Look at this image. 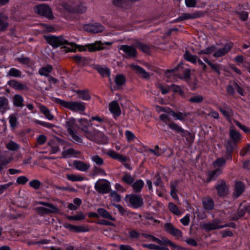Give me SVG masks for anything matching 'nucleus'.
I'll list each match as a JSON object with an SVG mask.
<instances>
[{"mask_svg": "<svg viewBox=\"0 0 250 250\" xmlns=\"http://www.w3.org/2000/svg\"><path fill=\"white\" fill-rule=\"evenodd\" d=\"M184 57L187 61L191 62L192 63H196L198 59L197 57L192 55L189 51H186Z\"/></svg>", "mask_w": 250, "mask_h": 250, "instance_id": "nucleus-45", "label": "nucleus"}, {"mask_svg": "<svg viewBox=\"0 0 250 250\" xmlns=\"http://www.w3.org/2000/svg\"><path fill=\"white\" fill-rule=\"evenodd\" d=\"M97 213L99 217L115 221V218L111 215V214L104 208H99L97 209Z\"/></svg>", "mask_w": 250, "mask_h": 250, "instance_id": "nucleus-27", "label": "nucleus"}, {"mask_svg": "<svg viewBox=\"0 0 250 250\" xmlns=\"http://www.w3.org/2000/svg\"><path fill=\"white\" fill-rule=\"evenodd\" d=\"M72 58L79 64L83 66L87 62V60L85 57L79 55L74 56L72 57Z\"/></svg>", "mask_w": 250, "mask_h": 250, "instance_id": "nucleus-50", "label": "nucleus"}, {"mask_svg": "<svg viewBox=\"0 0 250 250\" xmlns=\"http://www.w3.org/2000/svg\"><path fill=\"white\" fill-rule=\"evenodd\" d=\"M29 185L31 187L35 189H38L42 185V183L39 180L35 179L31 181L29 183Z\"/></svg>", "mask_w": 250, "mask_h": 250, "instance_id": "nucleus-59", "label": "nucleus"}, {"mask_svg": "<svg viewBox=\"0 0 250 250\" xmlns=\"http://www.w3.org/2000/svg\"><path fill=\"white\" fill-rule=\"evenodd\" d=\"M39 108L41 113L49 120H52L54 119V116L51 114L50 111L47 107L44 105L39 104Z\"/></svg>", "mask_w": 250, "mask_h": 250, "instance_id": "nucleus-32", "label": "nucleus"}, {"mask_svg": "<svg viewBox=\"0 0 250 250\" xmlns=\"http://www.w3.org/2000/svg\"><path fill=\"white\" fill-rule=\"evenodd\" d=\"M126 201L134 208H137L143 205L144 202L142 197L136 194L126 195L125 197Z\"/></svg>", "mask_w": 250, "mask_h": 250, "instance_id": "nucleus-7", "label": "nucleus"}, {"mask_svg": "<svg viewBox=\"0 0 250 250\" xmlns=\"http://www.w3.org/2000/svg\"><path fill=\"white\" fill-rule=\"evenodd\" d=\"M8 20V17L7 16L0 13V32L5 31L9 25Z\"/></svg>", "mask_w": 250, "mask_h": 250, "instance_id": "nucleus-26", "label": "nucleus"}, {"mask_svg": "<svg viewBox=\"0 0 250 250\" xmlns=\"http://www.w3.org/2000/svg\"><path fill=\"white\" fill-rule=\"evenodd\" d=\"M80 151H77L73 148H69L66 150H64L62 152V157L63 158L70 157L74 154H80Z\"/></svg>", "mask_w": 250, "mask_h": 250, "instance_id": "nucleus-44", "label": "nucleus"}, {"mask_svg": "<svg viewBox=\"0 0 250 250\" xmlns=\"http://www.w3.org/2000/svg\"><path fill=\"white\" fill-rule=\"evenodd\" d=\"M119 49L125 53L128 57L134 58L136 56L137 51L136 49L132 46L122 45L120 46Z\"/></svg>", "mask_w": 250, "mask_h": 250, "instance_id": "nucleus-18", "label": "nucleus"}, {"mask_svg": "<svg viewBox=\"0 0 250 250\" xmlns=\"http://www.w3.org/2000/svg\"><path fill=\"white\" fill-rule=\"evenodd\" d=\"M37 204L47 207H38L35 208L36 212L41 216H43L45 214L58 213L60 211L57 207L51 203L43 201H39Z\"/></svg>", "mask_w": 250, "mask_h": 250, "instance_id": "nucleus-3", "label": "nucleus"}, {"mask_svg": "<svg viewBox=\"0 0 250 250\" xmlns=\"http://www.w3.org/2000/svg\"><path fill=\"white\" fill-rule=\"evenodd\" d=\"M112 205L118 209L120 213L122 215H127L129 217L133 216L135 219H137V216L139 218H141L142 217V215L141 214H137L135 213L127 211L126 209L120 205L113 204Z\"/></svg>", "mask_w": 250, "mask_h": 250, "instance_id": "nucleus-17", "label": "nucleus"}, {"mask_svg": "<svg viewBox=\"0 0 250 250\" xmlns=\"http://www.w3.org/2000/svg\"><path fill=\"white\" fill-rule=\"evenodd\" d=\"M164 228L167 232L174 236L181 237L182 236V232L179 229L175 228L174 226L170 223H166L164 225Z\"/></svg>", "mask_w": 250, "mask_h": 250, "instance_id": "nucleus-15", "label": "nucleus"}, {"mask_svg": "<svg viewBox=\"0 0 250 250\" xmlns=\"http://www.w3.org/2000/svg\"><path fill=\"white\" fill-rule=\"evenodd\" d=\"M215 188L217 191V194L219 196H224L228 194L229 189L226 182L223 180H218Z\"/></svg>", "mask_w": 250, "mask_h": 250, "instance_id": "nucleus-10", "label": "nucleus"}, {"mask_svg": "<svg viewBox=\"0 0 250 250\" xmlns=\"http://www.w3.org/2000/svg\"><path fill=\"white\" fill-rule=\"evenodd\" d=\"M109 196L112 198V201L115 202H119L121 200V196L115 191H110Z\"/></svg>", "mask_w": 250, "mask_h": 250, "instance_id": "nucleus-60", "label": "nucleus"}, {"mask_svg": "<svg viewBox=\"0 0 250 250\" xmlns=\"http://www.w3.org/2000/svg\"><path fill=\"white\" fill-rule=\"evenodd\" d=\"M168 208L169 210L174 214L176 215H181V213L178 207L173 203H169L168 204Z\"/></svg>", "mask_w": 250, "mask_h": 250, "instance_id": "nucleus-52", "label": "nucleus"}, {"mask_svg": "<svg viewBox=\"0 0 250 250\" xmlns=\"http://www.w3.org/2000/svg\"><path fill=\"white\" fill-rule=\"evenodd\" d=\"M226 159L223 158H219L213 162V166L214 167L219 168L220 167L224 166L226 164Z\"/></svg>", "mask_w": 250, "mask_h": 250, "instance_id": "nucleus-55", "label": "nucleus"}, {"mask_svg": "<svg viewBox=\"0 0 250 250\" xmlns=\"http://www.w3.org/2000/svg\"><path fill=\"white\" fill-rule=\"evenodd\" d=\"M75 122L73 119H71L66 122L65 126L66 127L68 133H69L71 131H74L73 127L75 125Z\"/></svg>", "mask_w": 250, "mask_h": 250, "instance_id": "nucleus-54", "label": "nucleus"}, {"mask_svg": "<svg viewBox=\"0 0 250 250\" xmlns=\"http://www.w3.org/2000/svg\"><path fill=\"white\" fill-rule=\"evenodd\" d=\"M189 113H182V112H177L176 113L173 111V113H172V116H173L175 120H179L181 121H183L185 120V119L189 115Z\"/></svg>", "mask_w": 250, "mask_h": 250, "instance_id": "nucleus-51", "label": "nucleus"}, {"mask_svg": "<svg viewBox=\"0 0 250 250\" xmlns=\"http://www.w3.org/2000/svg\"><path fill=\"white\" fill-rule=\"evenodd\" d=\"M168 126L172 130H173L177 133L180 134L181 135H182L183 133H185V130L176 123H171L168 125Z\"/></svg>", "mask_w": 250, "mask_h": 250, "instance_id": "nucleus-47", "label": "nucleus"}, {"mask_svg": "<svg viewBox=\"0 0 250 250\" xmlns=\"http://www.w3.org/2000/svg\"><path fill=\"white\" fill-rule=\"evenodd\" d=\"M202 203L204 208L207 210H211L214 207V202L212 198L209 197L203 199Z\"/></svg>", "mask_w": 250, "mask_h": 250, "instance_id": "nucleus-34", "label": "nucleus"}, {"mask_svg": "<svg viewBox=\"0 0 250 250\" xmlns=\"http://www.w3.org/2000/svg\"><path fill=\"white\" fill-rule=\"evenodd\" d=\"M8 84L12 87L19 90H29L28 87L24 84L21 83L16 80H11L8 82Z\"/></svg>", "mask_w": 250, "mask_h": 250, "instance_id": "nucleus-23", "label": "nucleus"}, {"mask_svg": "<svg viewBox=\"0 0 250 250\" xmlns=\"http://www.w3.org/2000/svg\"><path fill=\"white\" fill-rule=\"evenodd\" d=\"M79 123L81 125V130L84 132V135L86 137L87 132L90 133L92 131L88 129V127L91 126V124L86 119H80Z\"/></svg>", "mask_w": 250, "mask_h": 250, "instance_id": "nucleus-31", "label": "nucleus"}, {"mask_svg": "<svg viewBox=\"0 0 250 250\" xmlns=\"http://www.w3.org/2000/svg\"><path fill=\"white\" fill-rule=\"evenodd\" d=\"M186 138V140L189 143H190L193 141V137L192 134L187 131L185 130V133H183L181 135Z\"/></svg>", "mask_w": 250, "mask_h": 250, "instance_id": "nucleus-64", "label": "nucleus"}, {"mask_svg": "<svg viewBox=\"0 0 250 250\" xmlns=\"http://www.w3.org/2000/svg\"><path fill=\"white\" fill-rule=\"evenodd\" d=\"M34 122L37 124L40 125L42 126L46 127L48 128H52L54 126V125L52 124L41 121L39 120H35Z\"/></svg>", "mask_w": 250, "mask_h": 250, "instance_id": "nucleus-63", "label": "nucleus"}, {"mask_svg": "<svg viewBox=\"0 0 250 250\" xmlns=\"http://www.w3.org/2000/svg\"><path fill=\"white\" fill-rule=\"evenodd\" d=\"M232 47L231 43L226 44L223 48H219L215 51V52L213 54V56L215 58H219L225 55L228 52H229Z\"/></svg>", "mask_w": 250, "mask_h": 250, "instance_id": "nucleus-13", "label": "nucleus"}, {"mask_svg": "<svg viewBox=\"0 0 250 250\" xmlns=\"http://www.w3.org/2000/svg\"><path fill=\"white\" fill-rule=\"evenodd\" d=\"M178 184V181H171L170 183V195L171 197L176 199L178 198L177 195L176 194V188Z\"/></svg>", "mask_w": 250, "mask_h": 250, "instance_id": "nucleus-39", "label": "nucleus"}, {"mask_svg": "<svg viewBox=\"0 0 250 250\" xmlns=\"http://www.w3.org/2000/svg\"><path fill=\"white\" fill-rule=\"evenodd\" d=\"M21 72L20 70L15 68H12L9 71L8 75L11 77H20L21 76Z\"/></svg>", "mask_w": 250, "mask_h": 250, "instance_id": "nucleus-56", "label": "nucleus"}, {"mask_svg": "<svg viewBox=\"0 0 250 250\" xmlns=\"http://www.w3.org/2000/svg\"><path fill=\"white\" fill-rule=\"evenodd\" d=\"M83 29L85 31L90 33H97L104 31V27L100 23H95L84 25L83 26Z\"/></svg>", "mask_w": 250, "mask_h": 250, "instance_id": "nucleus-12", "label": "nucleus"}, {"mask_svg": "<svg viewBox=\"0 0 250 250\" xmlns=\"http://www.w3.org/2000/svg\"><path fill=\"white\" fill-rule=\"evenodd\" d=\"M244 188V184L242 182L237 181L235 184L234 195L236 197H238L243 192Z\"/></svg>", "mask_w": 250, "mask_h": 250, "instance_id": "nucleus-35", "label": "nucleus"}, {"mask_svg": "<svg viewBox=\"0 0 250 250\" xmlns=\"http://www.w3.org/2000/svg\"><path fill=\"white\" fill-rule=\"evenodd\" d=\"M94 188L96 191L99 194H107L110 191V183L106 179H100L95 183Z\"/></svg>", "mask_w": 250, "mask_h": 250, "instance_id": "nucleus-4", "label": "nucleus"}, {"mask_svg": "<svg viewBox=\"0 0 250 250\" xmlns=\"http://www.w3.org/2000/svg\"><path fill=\"white\" fill-rule=\"evenodd\" d=\"M35 10L37 13L49 19L53 17L50 8L44 4H41L36 6Z\"/></svg>", "mask_w": 250, "mask_h": 250, "instance_id": "nucleus-9", "label": "nucleus"}, {"mask_svg": "<svg viewBox=\"0 0 250 250\" xmlns=\"http://www.w3.org/2000/svg\"><path fill=\"white\" fill-rule=\"evenodd\" d=\"M94 68L103 77L109 76L110 75V71L106 67H103L100 65H95Z\"/></svg>", "mask_w": 250, "mask_h": 250, "instance_id": "nucleus-33", "label": "nucleus"}, {"mask_svg": "<svg viewBox=\"0 0 250 250\" xmlns=\"http://www.w3.org/2000/svg\"><path fill=\"white\" fill-rule=\"evenodd\" d=\"M10 126L12 129L16 128L19 124L17 114H11L9 116Z\"/></svg>", "mask_w": 250, "mask_h": 250, "instance_id": "nucleus-38", "label": "nucleus"}, {"mask_svg": "<svg viewBox=\"0 0 250 250\" xmlns=\"http://www.w3.org/2000/svg\"><path fill=\"white\" fill-rule=\"evenodd\" d=\"M66 228L70 231L75 232H87L88 231V228L82 226H74L68 224L66 226Z\"/></svg>", "mask_w": 250, "mask_h": 250, "instance_id": "nucleus-29", "label": "nucleus"}, {"mask_svg": "<svg viewBox=\"0 0 250 250\" xmlns=\"http://www.w3.org/2000/svg\"><path fill=\"white\" fill-rule=\"evenodd\" d=\"M109 108L110 112L115 116H119L121 113L120 107L117 101H113L110 103Z\"/></svg>", "mask_w": 250, "mask_h": 250, "instance_id": "nucleus-25", "label": "nucleus"}, {"mask_svg": "<svg viewBox=\"0 0 250 250\" xmlns=\"http://www.w3.org/2000/svg\"><path fill=\"white\" fill-rule=\"evenodd\" d=\"M122 180L124 183L130 185L133 183L134 178L130 174L128 173H125L122 178Z\"/></svg>", "mask_w": 250, "mask_h": 250, "instance_id": "nucleus-49", "label": "nucleus"}, {"mask_svg": "<svg viewBox=\"0 0 250 250\" xmlns=\"http://www.w3.org/2000/svg\"><path fill=\"white\" fill-rule=\"evenodd\" d=\"M204 97L202 95H195L190 97L188 99V101L192 103L199 104L203 101Z\"/></svg>", "mask_w": 250, "mask_h": 250, "instance_id": "nucleus-53", "label": "nucleus"}, {"mask_svg": "<svg viewBox=\"0 0 250 250\" xmlns=\"http://www.w3.org/2000/svg\"><path fill=\"white\" fill-rule=\"evenodd\" d=\"M54 102L74 112H83L85 109V104L82 102H67L59 98H55Z\"/></svg>", "mask_w": 250, "mask_h": 250, "instance_id": "nucleus-2", "label": "nucleus"}, {"mask_svg": "<svg viewBox=\"0 0 250 250\" xmlns=\"http://www.w3.org/2000/svg\"><path fill=\"white\" fill-rule=\"evenodd\" d=\"M86 137L90 141H95L99 144H106L107 143V137L102 132L93 130L90 133L87 132Z\"/></svg>", "mask_w": 250, "mask_h": 250, "instance_id": "nucleus-5", "label": "nucleus"}, {"mask_svg": "<svg viewBox=\"0 0 250 250\" xmlns=\"http://www.w3.org/2000/svg\"><path fill=\"white\" fill-rule=\"evenodd\" d=\"M62 6L66 10L79 14L84 13L86 10V7L80 2H64L62 4Z\"/></svg>", "mask_w": 250, "mask_h": 250, "instance_id": "nucleus-6", "label": "nucleus"}, {"mask_svg": "<svg viewBox=\"0 0 250 250\" xmlns=\"http://www.w3.org/2000/svg\"><path fill=\"white\" fill-rule=\"evenodd\" d=\"M68 134L71 136L72 140V141L75 143L77 144H82L83 143V139L79 135L78 133L75 131H71L70 133H68Z\"/></svg>", "mask_w": 250, "mask_h": 250, "instance_id": "nucleus-41", "label": "nucleus"}, {"mask_svg": "<svg viewBox=\"0 0 250 250\" xmlns=\"http://www.w3.org/2000/svg\"><path fill=\"white\" fill-rule=\"evenodd\" d=\"M9 102L4 96L0 97V112L3 114L9 109Z\"/></svg>", "mask_w": 250, "mask_h": 250, "instance_id": "nucleus-28", "label": "nucleus"}, {"mask_svg": "<svg viewBox=\"0 0 250 250\" xmlns=\"http://www.w3.org/2000/svg\"><path fill=\"white\" fill-rule=\"evenodd\" d=\"M144 185V183L142 180H137L132 185L133 191L135 193L140 192Z\"/></svg>", "mask_w": 250, "mask_h": 250, "instance_id": "nucleus-37", "label": "nucleus"}, {"mask_svg": "<svg viewBox=\"0 0 250 250\" xmlns=\"http://www.w3.org/2000/svg\"><path fill=\"white\" fill-rule=\"evenodd\" d=\"M204 15V13L202 11H196L192 14L189 13H183L182 15L179 17L175 20L176 22L181 21H182L188 20V19H194L203 17Z\"/></svg>", "mask_w": 250, "mask_h": 250, "instance_id": "nucleus-11", "label": "nucleus"}, {"mask_svg": "<svg viewBox=\"0 0 250 250\" xmlns=\"http://www.w3.org/2000/svg\"><path fill=\"white\" fill-rule=\"evenodd\" d=\"M130 67L134 71H136L137 74L143 79H148L149 78L150 75L146 72L145 69L138 65L130 64Z\"/></svg>", "mask_w": 250, "mask_h": 250, "instance_id": "nucleus-20", "label": "nucleus"}, {"mask_svg": "<svg viewBox=\"0 0 250 250\" xmlns=\"http://www.w3.org/2000/svg\"><path fill=\"white\" fill-rule=\"evenodd\" d=\"M219 110L226 117H229L233 115V112L232 110L228 107H227L226 109L220 108Z\"/></svg>", "mask_w": 250, "mask_h": 250, "instance_id": "nucleus-61", "label": "nucleus"}, {"mask_svg": "<svg viewBox=\"0 0 250 250\" xmlns=\"http://www.w3.org/2000/svg\"><path fill=\"white\" fill-rule=\"evenodd\" d=\"M164 228L167 232L174 236L181 237L182 236V232L179 229L175 228L174 226L170 223H166L164 225Z\"/></svg>", "mask_w": 250, "mask_h": 250, "instance_id": "nucleus-16", "label": "nucleus"}, {"mask_svg": "<svg viewBox=\"0 0 250 250\" xmlns=\"http://www.w3.org/2000/svg\"><path fill=\"white\" fill-rule=\"evenodd\" d=\"M52 66L50 64H47L46 66L41 68L39 69V73L42 76L47 77L52 71Z\"/></svg>", "mask_w": 250, "mask_h": 250, "instance_id": "nucleus-40", "label": "nucleus"}, {"mask_svg": "<svg viewBox=\"0 0 250 250\" xmlns=\"http://www.w3.org/2000/svg\"><path fill=\"white\" fill-rule=\"evenodd\" d=\"M222 173V169L217 168L215 169L209 170L208 172L207 181L210 182L215 180Z\"/></svg>", "mask_w": 250, "mask_h": 250, "instance_id": "nucleus-24", "label": "nucleus"}, {"mask_svg": "<svg viewBox=\"0 0 250 250\" xmlns=\"http://www.w3.org/2000/svg\"><path fill=\"white\" fill-rule=\"evenodd\" d=\"M44 38L47 43L51 45L53 48H57L63 45L64 46L62 47L63 48V51L65 52H76V48H73V47L75 44L73 43H69L67 41L65 40L63 36H45Z\"/></svg>", "mask_w": 250, "mask_h": 250, "instance_id": "nucleus-1", "label": "nucleus"}, {"mask_svg": "<svg viewBox=\"0 0 250 250\" xmlns=\"http://www.w3.org/2000/svg\"><path fill=\"white\" fill-rule=\"evenodd\" d=\"M23 99L22 97L20 95L16 94L13 98V104L17 107H22L24 105L23 104Z\"/></svg>", "mask_w": 250, "mask_h": 250, "instance_id": "nucleus-43", "label": "nucleus"}, {"mask_svg": "<svg viewBox=\"0 0 250 250\" xmlns=\"http://www.w3.org/2000/svg\"><path fill=\"white\" fill-rule=\"evenodd\" d=\"M66 177L68 180L72 182L82 181L84 180V178L80 175L68 174L66 175Z\"/></svg>", "mask_w": 250, "mask_h": 250, "instance_id": "nucleus-48", "label": "nucleus"}, {"mask_svg": "<svg viewBox=\"0 0 250 250\" xmlns=\"http://www.w3.org/2000/svg\"><path fill=\"white\" fill-rule=\"evenodd\" d=\"M236 144L237 143L231 141V140H229L225 145L227 152L228 153H231L234 148L236 147Z\"/></svg>", "mask_w": 250, "mask_h": 250, "instance_id": "nucleus-46", "label": "nucleus"}, {"mask_svg": "<svg viewBox=\"0 0 250 250\" xmlns=\"http://www.w3.org/2000/svg\"><path fill=\"white\" fill-rule=\"evenodd\" d=\"M74 92L78 95L79 98L83 101H89L91 98L88 89L75 90Z\"/></svg>", "mask_w": 250, "mask_h": 250, "instance_id": "nucleus-22", "label": "nucleus"}, {"mask_svg": "<svg viewBox=\"0 0 250 250\" xmlns=\"http://www.w3.org/2000/svg\"><path fill=\"white\" fill-rule=\"evenodd\" d=\"M91 160L97 166H101L104 164V160L98 155H95L91 157Z\"/></svg>", "mask_w": 250, "mask_h": 250, "instance_id": "nucleus-57", "label": "nucleus"}, {"mask_svg": "<svg viewBox=\"0 0 250 250\" xmlns=\"http://www.w3.org/2000/svg\"><path fill=\"white\" fill-rule=\"evenodd\" d=\"M229 137L231 139V141L236 143H238L241 139L239 132L233 129L232 128H230L229 130Z\"/></svg>", "mask_w": 250, "mask_h": 250, "instance_id": "nucleus-36", "label": "nucleus"}, {"mask_svg": "<svg viewBox=\"0 0 250 250\" xmlns=\"http://www.w3.org/2000/svg\"><path fill=\"white\" fill-rule=\"evenodd\" d=\"M135 46L144 53H149L150 52L149 46L140 42H136Z\"/></svg>", "mask_w": 250, "mask_h": 250, "instance_id": "nucleus-42", "label": "nucleus"}, {"mask_svg": "<svg viewBox=\"0 0 250 250\" xmlns=\"http://www.w3.org/2000/svg\"><path fill=\"white\" fill-rule=\"evenodd\" d=\"M156 243L159 244L160 245H168L172 247V248L176 249L178 250H181L182 249L180 246L173 243L170 240L168 239L167 238L165 237H162L160 239L157 238Z\"/></svg>", "mask_w": 250, "mask_h": 250, "instance_id": "nucleus-21", "label": "nucleus"}, {"mask_svg": "<svg viewBox=\"0 0 250 250\" xmlns=\"http://www.w3.org/2000/svg\"><path fill=\"white\" fill-rule=\"evenodd\" d=\"M73 165L76 169L82 171H86L90 168L89 164L79 160L74 161Z\"/></svg>", "mask_w": 250, "mask_h": 250, "instance_id": "nucleus-19", "label": "nucleus"}, {"mask_svg": "<svg viewBox=\"0 0 250 250\" xmlns=\"http://www.w3.org/2000/svg\"><path fill=\"white\" fill-rule=\"evenodd\" d=\"M6 148L10 150H16L18 149L19 146L15 142L10 141L8 144H7Z\"/></svg>", "mask_w": 250, "mask_h": 250, "instance_id": "nucleus-62", "label": "nucleus"}, {"mask_svg": "<svg viewBox=\"0 0 250 250\" xmlns=\"http://www.w3.org/2000/svg\"><path fill=\"white\" fill-rule=\"evenodd\" d=\"M221 221L219 219H213L212 221L205 223L202 225V228L206 231L219 229L226 227V225H220Z\"/></svg>", "mask_w": 250, "mask_h": 250, "instance_id": "nucleus-8", "label": "nucleus"}, {"mask_svg": "<svg viewBox=\"0 0 250 250\" xmlns=\"http://www.w3.org/2000/svg\"><path fill=\"white\" fill-rule=\"evenodd\" d=\"M164 228L167 232L174 236L181 237L182 236V232L179 229L175 228L174 226L170 223H166L164 225Z\"/></svg>", "mask_w": 250, "mask_h": 250, "instance_id": "nucleus-14", "label": "nucleus"}, {"mask_svg": "<svg viewBox=\"0 0 250 250\" xmlns=\"http://www.w3.org/2000/svg\"><path fill=\"white\" fill-rule=\"evenodd\" d=\"M87 46L88 50L90 52H94L104 49L101 41H96L94 43L87 44Z\"/></svg>", "mask_w": 250, "mask_h": 250, "instance_id": "nucleus-30", "label": "nucleus"}, {"mask_svg": "<svg viewBox=\"0 0 250 250\" xmlns=\"http://www.w3.org/2000/svg\"><path fill=\"white\" fill-rule=\"evenodd\" d=\"M115 83L118 86L122 85L125 82V77L122 75L116 76L115 80Z\"/></svg>", "mask_w": 250, "mask_h": 250, "instance_id": "nucleus-58", "label": "nucleus"}]
</instances>
